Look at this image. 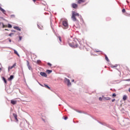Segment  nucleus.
<instances>
[{
  "mask_svg": "<svg viewBox=\"0 0 130 130\" xmlns=\"http://www.w3.org/2000/svg\"><path fill=\"white\" fill-rule=\"evenodd\" d=\"M112 97H113V98H115V97H116V94H115V93H114L112 94Z\"/></svg>",
  "mask_w": 130,
  "mask_h": 130,
  "instance_id": "obj_28",
  "label": "nucleus"
},
{
  "mask_svg": "<svg viewBox=\"0 0 130 130\" xmlns=\"http://www.w3.org/2000/svg\"><path fill=\"white\" fill-rule=\"evenodd\" d=\"M128 91L130 92V88L128 89Z\"/></svg>",
  "mask_w": 130,
  "mask_h": 130,
  "instance_id": "obj_43",
  "label": "nucleus"
},
{
  "mask_svg": "<svg viewBox=\"0 0 130 130\" xmlns=\"http://www.w3.org/2000/svg\"><path fill=\"white\" fill-rule=\"evenodd\" d=\"M75 80H72V82H74Z\"/></svg>",
  "mask_w": 130,
  "mask_h": 130,
  "instance_id": "obj_44",
  "label": "nucleus"
},
{
  "mask_svg": "<svg viewBox=\"0 0 130 130\" xmlns=\"http://www.w3.org/2000/svg\"><path fill=\"white\" fill-rule=\"evenodd\" d=\"M65 81L66 82H68V86H70L71 85V82H70V79H68V78H65Z\"/></svg>",
  "mask_w": 130,
  "mask_h": 130,
  "instance_id": "obj_5",
  "label": "nucleus"
},
{
  "mask_svg": "<svg viewBox=\"0 0 130 130\" xmlns=\"http://www.w3.org/2000/svg\"><path fill=\"white\" fill-rule=\"evenodd\" d=\"M79 14L77 13L75 11H72V15L71 18L72 19L73 21H77V19L76 17H79Z\"/></svg>",
  "mask_w": 130,
  "mask_h": 130,
  "instance_id": "obj_2",
  "label": "nucleus"
},
{
  "mask_svg": "<svg viewBox=\"0 0 130 130\" xmlns=\"http://www.w3.org/2000/svg\"><path fill=\"white\" fill-rule=\"evenodd\" d=\"M78 41L73 40L72 41L71 40L69 39L68 41V43L70 47H72L73 48H76L78 47Z\"/></svg>",
  "mask_w": 130,
  "mask_h": 130,
  "instance_id": "obj_1",
  "label": "nucleus"
},
{
  "mask_svg": "<svg viewBox=\"0 0 130 130\" xmlns=\"http://www.w3.org/2000/svg\"><path fill=\"white\" fill-rule=\"evenodd\" d=\"M41 86L44 87V86L41 85Z\"/></svg>",
  "mask_w": 130,
  "mask_h": 130,
  "instance_id": "obj_47",
  "label": "nucleus"
},
{
  "mask_svg": "<svg viewBox=\"0 0 130 130\" xmlns=\"http://www.w3.org/2000/svg\"><path fill=\"white\" fill-rule=\"evenodd\" d=\"M86 1L85 0H78L77 1L78 4H83L84 3H85Z\"/></svg>",
  "mask_w": 130,
  "mask_h": 130,
  "instance_id": "obj_6",
  "label": "nucleus"
},
{
  "mask_svg": "<svg viewBox=\"0 0 130 130\" xmlns=\"http://www.w3.org/2000/svg\"><path fill=\"white\" fill-rule=\"evenodd\" d=\"M14 17H15V16H14V15H11V17H12V18Z\"/></svg>",
  "mask_w": 130,
  "mask_h": 130,
  "instance_id": "obj_37",
  "label": "nucleus"
},
{
  "mask_svg": "<svg viewBox=\"0 0 130 130\" xmlns=\"http://www.w3.org/2000/svg\"><path fill=\"white\" fill-rule=\"evenodd\" d=\"M122 12L123 13H125V9H123L122 10Z\"/></svg>",
  "mask_w": 130,
  "mask_h": 130,
  "instance_id": "obj_25",
  "label": "nucleus"
},
{
  "mask_svg": "<svg viewBox=\"0 0 130 130\" xmlns=\"http://www.w3.org/2000/svg\"><path fill=\"white\" fill-rule=\"evenodd\" d=\"M9 42H11V40L10 39H8Z\"/></svg>",
  "mask_w": 130,
  "mask_h": 130,
  "instance_id": "obj_38",
  "label": "nucleus"
},
{
  "mask_svg": "<svg viewBox=\"0 0 130 130\" xmlns=\"http://www.w3.org/2000/svg\"><path fill=\"white\" fill-rule=\"evenodd\" d=\"M3 23L1 22L0 23V25H1V24H2Z\"/></svg>",
  "mask_w": 130,
  "mask_h": 130,
  "instance_id": "obj_45",
  "label": "nucleus"
},
{
  "mask_svg": "<svg viewBox=\"0 0 130 130\" xmlns=\"http://www.w3.org/2000/svg\"><path fill=\"white\" fill-rule=\"evenodd\" d=\"M37 63H38V64H40V63H41V61L40 60H37Z\"/></svg>",
  "mask_w": 130,
  "mask_h": 130,
  "instance_id": "obj_26",
  "label": "nucleus"
},
{
  "mask_svg": "<svg viewBox=\"0 0 130 130\" xmlns=\"http://www.w3.org/2000/svg\"><path fill=\"white\" fill-rule=\"evenodd\" d=\"M68 117H64V120H67L68 119Z\"/></svg>",
  "mask_w": 130,
  "mask_h": 130,
  "instance_id": "obj_35",
  "label": "nucleus"
},
{
  "mask_svg": "<svg viewBox=\"0 0 130 130\" xmlns=\"http://www.w3.org/2000/svg\"><path fill=\"white\" fill-rule=\"evenodd\" d=\"M32 1H33L34 3H36L37 0H32Z\"/></svg>",
  "mask_w": 130,
  "mask_h": 130,
  "instance_id": "obj_40",
  "label": "nucleus"
},
{
  "mask_svg": "<svg viewBox=\"0 0 130 130\" xmlns=\"http://www.w3.org/2000/svg\"><path fill=\"white\" fill-rule=\"evenodd\" d=\"M78 6L76 3H72V7L73 8H74L75 9H77Z\"/></svg>",
  "mask_w": 130,
  "mask_h": 130,
  "instance_id": "obj_4",
  "label": "nucleus"
},
{
  "mask_svg": "<svg viewBox=\"0 0 130 130\" xmlns=\"http://www.w3.org/2000/svg\"><path fill=\"white\" fill-rule=\"evenodd\" d=\"M95 52H100V51H95Z\"/></svg>",
  "mask_w": 130,
  "mask_h": 130,
  "instance_id": "obj_42",
  "label": "nucleus"
},
{
  "mask_svg": "<svg viewBox=\"0 0 130 130\" xmlns=\"http://www.w3.org/2000/svg\"><path fill=\"white\" fill-rule=\"evenodd\" d=\"M11 103L13 105H16V104H17V101L11 100Z\"/></svg>",
  "mask_w": 130,
  "mask_h": 130,
  "instance_id": "obj_10",
  "label": "nucleus"
},
{
  "mask_svg": "<svg viewBox=\"0 0 130 130\" xmlns=\"http://www.w3.org/2000/svg\"><path fill=\"white\" fill-rule=\"evenodd\" d=\"M0 11L2 12L3 13H4V14H6V11L3 9L1 6H0Z\"/></svg>",
  "mask_w": 130,
  "mask_h": 130,
  "instance_id": "obj_11",
  "label": "nucleus"
},
{
  "mask_svg": "<svg viewBox=\"0 0 130 130\" xmlns=\"http://www.w3.org/2000/svg\"><path fill=\"white\" fill-rule=\"evenodd\" d=\"M48 66H49L50 67H51L52 64L50 63H47Z\"/></svg>",
  "mask_w": 130,
  "mask_h": 130,
  "instance_id": "obj_30",
  "label": "nucleus"
},
{
  "mask_svg": "<svg viewBox=\"0 0 130 130\" xmlns=\"http://www.w3.org/2000/svg\"><path fill=\"white\" fill-rule=\"evenodd\" d=\"M115 101V99H113V100H112V102H114Z\"/></svg>",
  "mask_w": 130,
  "mask_h": 130,
  "instance_id": "obj_39",
  "label": "nucleus"
},
{
  "mask_svg": "<svg viewBox=\"0 0 130 130\" xmlns=\"http://www.w3.org/2000/svg\"><path fill=\"white\" fill-rule=\"evenodd\" d=\"M104 99L106 100H111V98L109 97H105Z\"/></svg>",
  "mask_w": 130,
  "mask_h": 130,
  "instance_id": "obj_23",
  "label": "nucleus"
},
{
  "mask_svg": "<svg viewBox=\"0 0 130 130\" xmlns=\"http://www.w3.org/2000/svg\"><path fill=\"white\" fill-rule=\"evenodd\" d=\"M13 51H14V53L16 55H18V56H19V54L18 53V52L15 50V49L13 50Z\"/></svg>",
  "mask_w": 130,
  "mask_h": 130,
  "instance_id": "obj_18",
  "label": "nucleus"
},
{
  "mask_svg": "<svg viewBox=\"0 0 130 130\" xmlns=\"http://www.w3.org/2000/svg\"><path fill=\"white\" fill-rule=\"evenodd\" d=\"M5 30H8V29H5Z\"/></svg>",
  "mask_w": 130,
  "mask_h": 130,
  "instance_id": "obj_46",
  "label": "nucleus"
},
{
  "mask_svg": "<svg viewBox=\"0 0 130 130\" xmlns=\"http://www.w3.org/2000/svg\"><path fill=\"white\" fill-rule=\"evenodd\" d=\"M19 41H21L22 38V37H20H20H19Z\"/></svg>",
  "mask_w": 130,
  "mask_h": 130,
  "instance_id": "obj_33",
  "label": "nucleus"
},
{
  "mask_svg": "<svg viewBox=\"0 0 130 130\" xmlns=\"http://www.w3.org/2000/svg\"><path fill=\"white\" fill-rule=\"evenodd\" d=\"M14 79V76L13 75H11L10 76V77L8 78V80L10 81H11L12 79Z\"/></svg>",
  "mask_w": 130,
  "mask_h": 130,
  "instance_id": "obj_14",
  "label": "nucleus"
},
{
  "mask_svg": "<svg viewBox=\"0 0 130 130\" xmlns=\"http://www.w3.org/2000/svg\"><path fill=\"white\" fill-rule=\"evenodd\" d=\"M38 28L41 29H43V26H42V24H38Z\"/></svg>",
  "mask_w": 130,
  "mask_h": 130,
  "instance_id": "obj_15",
  "label": "nucleus"
},
{
  "mask_svg": "<svg viewBox=\"0 0 130 130\" xmlns=\"http://www.w3.org/2000/svg\"><path fill=\"white\" fill-rule=\"evenodd\" d=\"M2 25H3V28H7L8 27V26L7 25H5L4 24V23H2Z\"/></svg>",
  "mask_w": 130,
  "mask_h": 130,
  "instance_id": "obj_22",
  "label": "nucleus"
},
{
  "mask_svg": "<svg viewBox=\"0 0 130 130\" xmlns=\"http://www.w3.org/2000/svg\"><path fill=\"white\" fill-rule=\"evenodd\" d=\"M13 116L15 118H17V115L16 114H13Z\"/></svg>",
  "mask_w": 130,
  "mask_h": 130,
  "instance_id": "obj_24",
  "label": "nucleus"
},
{
  "mask_svg": "<svg viewBox=\"0 0 130 130\" xmlns=\"http://www.w3.org/2000/svg\"><path fill=\"white\" fill-rule=\"evenodd\" d=\"M15 119L16 122H18V119H17V118H15Z\"/></svg>",
  "mask_w": 130,
  "mask_h": 130,
  "instance_id": "obj_36",
  "label": "nucleus"
},
{
  "mask_svg": "<svg viewBox=\"0 0 130 130\" xmlns=\"http://www.w3.org/2000/svg\"><path fill=\"white\" fill-rule=\"evenodd\" d=\"M62 25L66 27H68V22L67 20H64L62 21Z\"/></svg>",
  "mask_w": 130,
  "mask_h": 130,
  "instance_id": "obj_3",
  "label": "nucleus"
},
{
  "mask_svg": "<svg viewBox=\"0 0 130 130\" xmlns=\"http://www.w3.org/2000/svg\"><path fill=\"white\" fill-rule=\"evenodd\" d=\"M46 72H47V74H49L52 72V71L50 70H47Z\"/></svg>",
  "mask_w": 130,
  "mask_h": 130,
  "instance_id": "obj_19",
  "label": "nucleus"
},
{
  "mask_svg": "<svg viewBox=\"0 0 130 130\" xmlns=\"http://www.w3.org/2000/svg\"><path fill=\"white\" fill-rule=\"evenodd\" d=\"M1 71H2V69L0 68V72H1Z\"/></svg>",
  "mask_w": 130,
  "mask_h": 130,
  "instance_id": "obj_41",
  "label": "nucleus"
},
{
  "mask_svg": "<svg viewBox=\"0 0 130 130\" xmlns=\"http://www.w3.org/2000/svg\"><path fill=\"white\" fill-rule=\"evenodd\" d=\"M13 34H14L13 33H11V34H10L9 36V37H12V35Z\"/></svg>",
  "mask_w": 130,
  "mask_h": 130,
  "instance_id": "obj_32",
  "label": "nucleus"
},
{
  "mask_svg": "<svg viewBox=\"0 0 130 130\" xmlns=\"http://www.w3.org/2000/svg\"><path fill=\"white\" fill-rule=\"evenodd\" d=\"M124 81H130V79L124 80Z\"/></svg>",
  "mask_w": 130,
  "mask_h": 130,
  "instance_id": "obj_34",
  "label": "nucleus"
},
{
  "mask_svg": "<svg viewBox=\"0 0 130 130\" xmlns=\"http://www.w3.org/2000/svg\"><path fill=\"white\" fill-rule=\"evenodd\" d=\"M3 81H4V83H5V84H7V81L6 80L5 78L3 77Z\"/></svg>",
  "mask_w": 130,
  "mask_h": 130,
  "instance_id": "obj_20",
  "label": "nucleus"
},
{
  "mask_svg": "<svg viewBox=\"0 0 130 130\" xmlns=\"http://www.w3.org/2000/svg\"><path fill=\"white\" fill-rule=\"evenodd\" d=\"M105 59H106V60L107 61V62H109V59L107 56V55H105Z\"/></svg>",
  "mask_w": 130,
  "mask_h": 130,
  "instance_id": "obj_13",
  "label": "nucleus"
},
{
  "mask_svg": "<svg viewBox=\"0 0 130 130\" xmlns=\"http://www.w3.org/2000/svg\"><path fill=\"white\" fill-rule=\"evenodd\" d=\"M102 100H103V99H102L101 97H100V98H99V100H100V101H102Z\"/></svg>",
  "mask_w": 130,
  "mask_h": 130,
  "instance_id": "obj_31",
  "label": "nucleus"
},
{
  "mask_svg": "<svg viewBox=\"0 0 130 130\" xmlns=\"http://www.w3.org/2000/svg\"><path fill=\"white\" fill-rule=\"evenodd\" d=\"M127 96L126 95H124V96H123V98H122L123 100L125 101L127 100Z\"/></svg>",
  "mask_w": 130,
  "mask_h": 130,
  "instance_id": "obj_12",
  "label": "nucleus"
},
{
  "mask_svg": "<svg viewBox=\"0 0 130 130\" xmlns=\"http://www.w3.org/2000/svg\"><path fill=\"white\" fill-rule=\"evenodd\" d=\"M14 28V29H15L16 30H17L18 31H21V29L19 27H13Z\"/></svg>",
  "mask_w": 130,
  "mask_h": 130,
  "instance_id": "obj_17",
  "label": "nucleus"
},
{
  "mask_svg": "<svg viewBox=\"0 0 130 130\" xmlns=\"http://www.w3.org/2000/svg\"><path fill=\"white\" fill-rule=\"evenodd\" d=\"M40 75L42 77H45L46 78L47 77V75L45 72H40Z\"/></svg>",
  "mask_w": 130,
  "mask_h": 130,
  "instance_id": "obj_8",
  "label": "nucleus"
},
{
  "mask_svg": "<svg viewBox=\"0 0 130 130\" xmlns=\"http://www.w3.org/2000/svg\"><path fill=\"white\" fill-rule=\"evenodd\" d=\"M117 64L111 66V68H117Z\"/></svg>",
  "mask_w": 130,
  "mask_h": 130,
  "instance_id": "obj_21",
  "label": "nucleus"
},
{
  "mask_svg": "<svg viewBox=\"0 0 130 130\" xmlns=\"http://www.w3.org/2000/svg\"><path fill=\"white\" fill-rule=\"evenodd\" d=\"M58 39H59L60 42H61V38L60 37H58Z\"/></svg>",
  "mask_w": 130,
  "mask_h": 130,
  "instance_id": "obj_29",
  "label": "nucleus"
},
{
  "mask_svg": "<svg viewBox=\"0 0 130 130\" xmlns=\"http://www.w3.org/2000/svg\"><path fill=\"white\" fill-rule=\"evenodd\" d=\"M8 27L9 28H12V25H11V24H9Z\"/></svg>",
  "mask_w": 130,
  "mask_h": 130,
  "instance_id": "obj_27",
  "label": "nucleus"
},
{
  "mask_svg": "<svg viewBox=\"0 0 130 130\" xmlns=\"http://www.w3.org/2000/svg\"><path fill=\"white\" fill-rule=\"evenodd\" d=\"M27 66L29 70H32V68L29 65V62L27 60Z\"/></svg>",
  "mask_w": 130,
  "mask_h": 130,
  "instance_id": "obj_9",
  "label": "nucleus"
},
{
  "mask_svg": "<svg viewBox=\"0 0 130 130\" xmlns=\"http://www.w3.org/2000/svg\"><path fill=\"white\" fill-rule=\"evenodd\" d=\"M44 87H46V88H47L48 89L50 90L51 89V88L49 87V86L47 85H46V84H44Z\"/></svg>",
  "mask_w": 130,
  "mask_h": 130,
  "instance_id": "obj_16",
  "label": "nucleus"
},
{
  "mask_svg": "<svg viewBox=\"0 0 130 130\" xmlns=\"http://www.w3.org/2000/svg\"><path fill=\"white\" fill-rule=\"evenodd\" d=\"M16 66V63H15L14 64H13V65L12 67H9L8 71H10V70L14 68Z\"/></svg>",
  "mask_w": 130,
  "mask_h": 130,
  "instance_id": "obj_7",
  "label": "nucleus"
}]
</instances>
